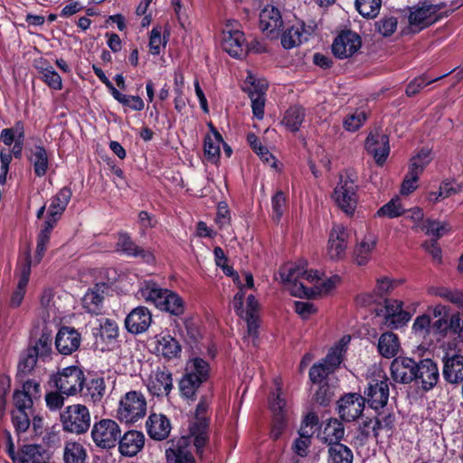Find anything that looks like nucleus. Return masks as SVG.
I'll use <instances>...</instances> for the list:
<instances>
[{"instance_id": "nucleus-30", "label": "nucleus", "mask_w": 463, "mask_h": 463, "mask_svg": "<svg viewBox=\"0 0 463 463\" xmlns=\"http://www.w3.org/2000/svg\"><path fill=\"white\" fill-rule=\"evenodd\" d=\"M148 436L155 440L165 439L171 431V423L163 414L152 413L146 422Z\"/></svg>"}, {"instance_id": "nucleus-38", "label": "nucleus", "mask_w": 463, "mask_h": 463, "mask_svg": "<svg viewBox=\"0 0 463 463\" xmlns=\"http://www.w3.org/2000/svg\"><path fill=\"white\" fill-rule=\"evenodd\" d=\"M166 291L167 288H163L153 281H146L140 288L139 294L146 302L151 303L161 309Z\"/></svg>"}, {"instance_id": "nucleus-43", "label": "nucleus", "mask_w": 463, "mask_h": 463, "mask_svg": "<svg viewBox=\"0 0 463 463\" xmlns=\"http://www.w3.org/2000/svg\"><path fill=\"white\" fill-rule=\"evenodd\" d=\"M103 294L100 290V287L96 285L92 289H90L82 298V306L84 309L93 315H98L102 309Z\"/></svg>"}, {"instance_id": "nucleus-21", "label": "nucleus", "mask_w": 463, "mask_h": 463, "mask_svg": "<svg viewBox=\"0 0 463 463\" xmlns=\"http://www.w3.org/2000/svg\"><path fill=\"white\" fill-rule=\"evenodd\" d=\"M365 149L373 156L377 165H382L390 153L387 135L378 131L371 132L365 140Z\"/></svg>"}, {"instance_id": "nucleus-37", "label": "nucleus", "mask_w": 463, "mask_h": 463, "mask_svg": "<svg viewBox=\"0 0 463 463\" xmlns=\"http://www.w3.org/2000/svg\"><path fill=\"white\" fill-rule=\"evenodd\" d=\"M350 340L351 337L349 335H344L321 361L331 372L334 373L341 364L343 355L346 351V346L350 343Z\"/></svg>"}, {"instance_id": "nucleus-8", "label": "nucleus", "mask_w": 463, "mask_h": 463, "mask_svg": "<svg viewBox=\"0 0 463 463\" xmlns=\"http://www.w3.org/2000/svg\"><path fill=\"white\" fill-rule=\"evenodd\" d=\"M279 276L282 282L288 284V289L291 294V289L295 284L304 281L309 287H315V284L320 283V277L317 270H308L307 263L303 262L295 267L286 265L279 270Z\"/></svg>"}, {"instance_id": "nucleus-10", "label": "nucleus", "mask_w": 463, "mask_h": 463, "mask_svg": "<svg viewBox=\"0 0 463 463\" xmlns=\"http://www.w3.org/2000/svg\"><path fill=\"white\" fill-rule=\"evenodd\" d=\"M84 380L85 375L81 369L78 366H69L55 376L54 383L61 393L73 396L80 393Z\"/></svg>"}, {"instance_id": "nucleus-25", "label": "nucleus", "mask_w": 463, "mask_h": 463, "mask_svg": "<svg viewBox=\"0 0 463 463\" xmlns=\"http://www.w3.org/2000/svg\"><path fill=\"white\" fill-rule=\"evenodd\" d=\"M338 280V277L327 279L320 278V283L315 284V287H309L304 281H301V283L294 285L291 289V295L298 298H313L317 295L327 294L335 288Z\"/></svg>"}, {"instance_id": "nucleus-49", "label": "nucleus", "mask_w": 463, "mask_h": 463, "mask_svg": "<svg viewBox=\"0 0 463 463\" xmlns=\"http://www.w3.org/2000/svg\"><path fill=\"white\" fill-rule=\"evenodd\" d=\"M160 310L168 312L174 316H180L184 311V301L175 292L167 289Z\"/></svg>"}, {"instance_id": "nucleus-39", "label": "nucleus", "mask_w": 463, "mask_h": 463, "mask_svg": "<svg viewBox=\"0 0 463 463\" xmlns=\"http://www.w3.org/2000/svg\"><path fill=\"white\" fill-rule=\"evenodd\" d=\"M35 68L41 74L42 80L52 90H61L62 89V80L59 73L46 61H39Z\"/></svg>"}, {"instance_id": "nucleus-19", "label": "nucleus", "mask_w": 463, "mask_h": 463, "mask_svg": "<svg viewBox=\"0 0 463 463\" xmlns=\"http://www.w3.org/2000/svg\"><path fill=\"white\" fill-rule=\"evenodd\" d=\"M314 31L313 24H306L302 21H297L282 34L281 44L285 49H291L306 42Z\"/></svg>"}, {"instance_id": "nucleus-57", "label": "nucleus", "mask_w": 463, "mask_h": 463, "mask_svg": "<svg viewBox=\"0 0 463 463\" xmlns=\"http://www.w3.org/2000/svg\"><path fill=\"white\" fill-rule=\"evenodd\" d=\"M111 95L117 101L130 108L132 110L140 111L145 107L144 101L139 96L125 95L117 89H113Z\"/></svg>"}, {"instance_id": "nucleus-7", "label": "nucleus", "mask_w": 463, "mask_h": 463, "mask_svg": "<svg viewBox=\"0 0 463 463\" xmlns=\"http://www.w3.org/2000/svg\"><path fill=\"white\" fill-rule=\"evenodd\" d=\"M209 403L205 399L197 404L194 418L189 424L190 438H193L194 445L197 452H200L208 440V417Z\"/></svg>"}, {"instance_id": "nucleus-31", "label": "nucleus", "mask_w": 463, "mask_h": 463, "mask_svg": "<svg viewBox=\"0 0 463 463\" xmlns=\"http://www.w3.org/2000/svg\"><path fill=\"white\" fill-rule=\"evenodd\" d=\"M40 316L44 323H59L61 321V312L54 302V294L51 288L43 292L41 297Z\"/></svg>"}, {"instance_id": "nucleus-32", "label": "nucleus", "mask_w": 463, "mask_h": 463, "mask_svg": "<svg viewBox=\"0 0 463 463\" xmlns=\"http://www.w3.org/2000/svg\"><path fill=\"white\" fill-rule=\"evenodd\" d=\"M43 450L35 444L24 445L16 455L13 449H9V456L14 462L19 463H43L44 461Z\"/></svg>"}, {"instance_id": "nucleus-46", "label": "nucleus", "mask_w": 463, "mask_h": 463, "mask_svg": "<svg viewBox=\"0 0 463 463\" xmlns=\"http://www.w3.org/2000/svg\"><path fill=\"white\" fill-rule=\"evenodd\" d=\"M118 324L109 318L100 320L99 332L95 334L96 340L105 342L107 345L115 343L118 337Z\"/></svg>"}, {"instance_id": "nucleus-27", "label": "nucleus", "mask_w": 463, "mask_h": 463, "mask_svg": "<svg viewBox=\"0 0 463 463\" xmlns=\"http://www.w3.org/2000/svg\"><path fill=\"white\" fill-rule=\"evenodd\" d=\"M80 344V335L71 327L61 328L56 335L55 345L59 353L68 355L75 352Z\"/></svg>"}, {"instance_id": "nucleus-53", "label": "nucleus", "mask_w": 463, "mask_h": 463, "mask_svg": "<svg viewBox=\"0 0 463 463\" xmlns=\"http://www.w3.org/2000/svg\"><path fill=\"white\" fill-rule=\"evenodd\" d=\"M405 213V209L399 197L392 198L387 203L383 204L376 213L378 217H387L390 219L399 217Z\"/></svg>"}, {"instance_id": "nucleus-17", "label": "nucleus", "mask_w": 463, "mask_h": 463, "mask_svg": "<svg viewBox=\"0 0 463 463\" xmlns=\"http://www.w3.org/2000/svg\"><path fill=\"white\" fill-rule=\"evenodd\" d=\"M40 383L34 380H27L21 390H16L13 395L14 410L32 411L33 400L40 397Z\"/></svg>"}, {"instance_id": "nucleus-18", "label": "nucleus", "mask_w": 463, "mask_h": 463, "mask_svg": "<svg viewBox=\"0 0 463 463\" xmlns=\"http://www.w3.org/2000/svg\"><path fill=\"white\" fill-rule=\"evenodd\" d=\"M246 81L250 84L248 89V95L251 101V109L254 117L258 119H262L264 116L265 108V91L268 88L266 80H258L252 74H249Z\"/></svg>"}, {"instance_id": "nucleus-56", "label": "nucleus", "mask_w": 463, "mask_h": 463, "mask_svg": "<svg viewBox=\"0 0 463 463\" xmlns=\"http://www.w3.org/2000/svg\"><path fill=\"white\" fill-rule=\"evenodd\" d=\"M202 383L194 374L185 373L179 383L182 395L186 398H194Z\"/></svg>"}, {"instance_id": "nucleus-59", "label": "nucleus", "mask_w": 463, "mask_h": 463, "mask_svg": "<svg viewBox=\"0 0 463 463\" xmlns=\"http://www.w3.org/2000/svg\"><path fill=\"white\" fill-rule=\"evenodd\" d=\"M186 373H193L199 381L204 382L209 375V364L202 358H194L187 364Z\"/></svg>"}, {"instance_id": "nucleus-45", "label": "nucleus", "mask_w": 463, "mask_h": 463, "mask_svg": "<svg viewBox=\"0 0 463 463\" xmlns=\"http://www.w3.org/2000/svg\"><path fill=\"white\" fill-rule=\"evenodd\" d=\"M400 348V343L395 334L392 332L383 333L378 341V351L386 358L396 355Z\"/></svg>"}, {"instance_id": "nucleus-60", "label": "nucleus", "mask_w": 463, "mask_h": 463, "mask_svg": "<svg viewBox=\"0 0 463 463\" xmlns=\"http://www.w3.org/2000/svg\"><path fill=\"white\" fill-rule=\"evenodd\" d=\"M430 151L428 149H422L411 158L410 170L414 173L417 172V174L420 175L424 168L430 164Z\"/></svg>"}, {"instance_id": "nucleus-61", "label": "nucleus", "mask_w": 463, "mask_h": 463, "mask_svg": "<svg viewBox=\"0 0 463 463\" xmlns=\"http://www.w3.org/2000/svg\"><path fill=\"white\" fill-rule=\"evenodd\" d=\"M367 118L366 113L363 110H355L347 115L343 122V126L347 131H356L359 129Z\"/></svg>"}, {"instance_id": "nucleus-9", "label": "nucleus", "mask_w": 463, "mask_h": 463, "mask_svg": "<svg viewBox=\"0 0 463 463\" xmlns=\"http://www.w3.org/2000/svg\"><path fill=\"white\" fill-rule=\"evenodd\" d=\"M121 435L118 424L110 419H103L95 422L91 430L94 443L102 449L114 448Z\"/></svg>"}, {"instance_id": "nucleus-54", "label": "nucleus", "mask_w": 463, "mask_h": 463, "mask_svg": "<svg viewBox=\"0 0 463 463\" xmlns=\"http://www.w3.org/2000/svg\"><path fill=\"white\" fill-rule=\"evenodd\" d=\"M222 142V136L217 132H214L213 136L205 137L204 153L210 160L216 161L219 158Z\"/></svg>"}, {"instance_id": "nucleus-52", "label": "nucleus", "mask_w": 463, "mask_h": 463, "mask_svg": "<svg viewBox=\"0 0 463 463\" xmlns=\"http://www.w3.org/2000/svg\"><path fill=\"white\" fill-rule=\"evenodd\" d=\"M28 350L37 358L45 361L49 358L52 352V338L50 335L43 333L35 342L34 345L29 347Z\"/></svg>"}, {"instance_id": "nucleus-50", "label": "nucleus", "mask_w": 463, "mask_h": 463, "mask_svg": "<svg viewBox=\"0 0 463 463\" xmlns=\"http://www.w3.org/2000/svg\"><path fill=\"white\" fill-rule=\"evenodd\" d=\"M328 454V463H353L352 450L342 443L330 446Z\"/></svg>"}, {"instance_id": "nucleus-44", "label": "nucleus", "mask_w": 463, "mask_h": 463, "mask_svg": "<svg viewBox=\"0 0 463 463\" xmlns=\"http://www.w3.org/2000/svg\"><path fill=\"white\" fill-rule=\"evenodd\" d=\"M87 459V450L84 446L76 441H68L63 449L64 463H85Z\"/></svg>"}, {"instance_id": "nucleus-62", "label": "nucleus", "mask_w": 463, "mask_h": 463, "mask_svg": "<svg viewBox=\"0 0 463 463\" xmlns=\"http://www.w3.org/2000/svg\"><path fill=\"white\" fill-rule=\"evenodd\" d=\"M455 193H457V190L453 187L452 184L449 181H444L441 183L439 192L428 193L427 199L430 203H435L440 200L449 197Z\"/></svg>"}, {"instance_id": "nucleus-58", "label": "nucleus", "mask_w": 463, "mask_h": 463, "mask_svg": "<svg viewBox=\"0 0 463 463\" xmlns=\"http://www.w3.org/2000/svg\"><path fill=\"white\" fill-rule=\"evenodd\" d=\"M422 230L427 235L434 237L437 241L450 231V226L445 222L427 220L423 224Z\"/></svg>"}, {"instance_id": "nucleus-24", "label": "nucleus", "mask_w": 463, "mask_h": 463, "mask_svg": "<svg viewBox=\"0 0 463 463\" xmlns=\"http://www.w3.org/2000/svg\"><path fill=\"white\" fill-rule=\"evenodd\" d=\"M152 322V315L147 307L139 306L134 308L125 319V326L131 334H141L147 330Z\"/></svg>"}, {"instance_id": "nucleus-1", "label": "nucleus", "mask_w": 463, "mask_h": 463, "mask_svg": "<svg viewBox=\"0 0 463 463\" xmlns=\"http://www.w3.org/2000/svg\"><path fill=\"white\" fill-rule=\"evenodd\" d=\"M274 383L276 390L272 392L269 403L272 412L270 437L276 440L281 436L287 427L290 410L281 388V381L275 379Z\"/></svg>"}, {"instance_id": "nucleus-12", "label": "nucleus", "mask_w": 463, "mask_h": 463, "mask_svg": "<svg viewBox=\"0 0 463 463\" xmlns=\"http://www.w3.org/2000/svg\"><path fill=\"white\" fill-rule=\"evenodd\" d=\"M349 231L341 224H335L329 232L327 255L330 260H339L345 256L348 245Z\"/></svg>"}, {"instance_id": "nucleus-47", "label": "nucleus", "mask_w": 463, "mask_h": 463, "mask_svg": "<svg viewBox=\"0 0 463 463\" xmlns=\"http://www.w3.org/2000/svg\"><path fill=\"white\" fill-rule=\"evenodd\" d=\"M322 434L324 441L332 446L340 443L339 441L345 435V428L339 420L333 419L325 425Z\"/></svg>"}, {"instance_id": "nucleus-29", "label": "nucleus", "mask_w": 463, "mask_h": 463, "mask_svg": "<svg viewBox=\"0 0 463 463\" xmlns=\"http://www.w3.org/2000/svg\"><path fill=\"white\" fill-rule=\"evenodd\" d=\"M118 450L123 456L134 457L144 447L145 436L137 430L127 431L118 439Z\"/></svg>"}, {"instance_id": "nucleus-55", "label": "nucleus", "mask_w": 463, "mask_h": 463, "mask_svg": "<svg viewBox=\"0 0 463 463\" xmlns=\"http://www.w3.org/2000/svg\"><path fill=\"white\" fill-rule=\"evenodd\" d=\"M381 0H355V7L361 15L367 18L375 17L381 8Z\"/></svg>"}, {"instance_id": "nucleus-14", "label": "nucleus", "mask_w": 463, "mask_h": 463, "mask_svg": "<svg viewBox=\"0 0 463 463\" xmlns=\"http://www.w3.org/2000/svg\"><path fill=\"white\" fill-rule=\"evenodd\" d=\"M337 404L340 418L350 422L362 415L365 398L358 393H347L338 401Z\"/></svg>"}, {"instance_id": "nucleus-2", "label": "nucleus", "mask_w": 463, "mask_h": 463, "mask_svg": "<svg viewBox=\"0 0 463 463\" xmlns=\"http://www.w3.org/2000/svg\"><path fill=\"white\" fill-rule=\"evenodd\" d=\"M62 430L73 434H83L90 427V413L83 404H72L64 408L60 414Z\"/></svg>"}, {"instance_id": "nucleus-22", "label": "nucleus", "mask_w": 463, "mask_h": 463, "mask_svg": "<svg viewBox=\"0 0 463 463\" xmlns=\"http://www.w3.org/2000/svg\"><path fill=\"white\" fill-rule=\"evenodd\" d=\"M417 363L409 357H396L391 364V375L394 382L409 383L415 378Z\"/></svg>"}, {"instance_id": "nucleus-26", "label": "nucleus", "mask_w": 463, "mask_h": 463, "mask_svg": "<svg viewBox=\"0 0 463 463\" xmlns=\"http://www.w3.org/2000/svg\"><path fill=\"white\" fill-rule=\"evenodd\" d=\"M283 26L279 10L273 5L265 6L260 13V28L270 36L279 34Z\"/></svg>"}, {"instance_id": "nucleus-48", "label": "nucleus", "mask_w": 463, "mask_h": 463, "mask_svg": "<svg viewBox=\"0 0 463 463\" xmlns=\"http://www.w3.org/2000/svg\"><path fill=\"white\" fill-rule=\"evenodd\" d=\"M56 223L57 222H54V220H50L47 218L43 222V226L41 232H39L37 239L36 258L38 262L42 260L44 254V251L50 241L52 231L56 225Z\"/></svg>"}, {"instance_id": "nucleus-3", "label": "nucleus", "mask_w": 463, "mask_h": 463, "mask_svg": "<svg viewBox=\"0 0 463 463\" xmlns=\"http://www.w3.org/2000/svg\"><path fill=\"white\" fill-rule=\"evenodd\" d=\"M222 47L230 56L241 59L248 53V43L241 24L236 20H228L222 29Z\"/></svg>"}, {"instance_id": "nucleus-40", "label": "nucleus", "mask_w": 463, "mask_h": 463, "mask_svg": "<svg viewBox=\"0 0 463 463\" xmlns=\"http://www.w3.org/2000/svg\"><path fill=\"white\" fill-rule=\"evenodd\" d=\"M28 160L33 166V171L36 176H43L49 167V159L47 151L43 146H35L28 156Z\"/></svg>"}, {"instance_id": "nucleus-63", "label": "nucleus", "mask_w": 463, "mask_h": 463, "mask_svg": "<svg viewBox=\"0 0 463 463\" xmlns=\"http://www.w3.org/2000/svg\"><path fill=\"white\" fill-rule=\"evenodd\" d=\"M21 132L24 135V125L22 122H17L14 128H4L0 134V140L7 146H10L17 141L18 133Z\"/></svg>"}, {"instance_id": "nucleus-64", "label": "nucleus", "mask_w": 463, "mask_h": 463, "mask_svg": "<svg viewBox=\"0 0 463 463\" xmlns=\"http://www.w3.org/2000/svg\"><path fill=\"white\" fill-rule=\"evenodd\" d=\"M32 411L14 410L12 411V420L18 431H25L30 426V416Z\"/></svg>"}, {"instance_id": "nucleus-23", "label": "nucleus", "mask_w": 463, "mask_h": 463, "mask_svg": "<svg viewBox=\"0 0 463 463\" xmlns=\"http://www.w3.org/2000/svg\"><path fill=\"white\" fill-rule=\"evenodd\" d=\"M403 303L396 299H387L381 309L386 322L394 328L401 327L411 318V313L402 308Z\"/></svg>"}, {"instance_id": "nucleus-41", "label": "nucleus", "mask_w": 463, "mask_h": 463, "mask_svg": "<svg viewBox=\"0 0 463 463\" xmlns=\"http://www.w3.org/2000/svg\"><path fill=\"white\" fill-rule=\"evenodd\" d=\"M376 238L373 235L365 236L355 247L354 261L360 265H365L371 258L376 247Z\"/></svg>"}, {"instance_id": "nucleus-34", "label": "nucleus", "mask_w": 463, "mask_h": 463, "mask_svg": "<svg viewBox=\"0 0 463 463\" xmlns=\"http://www.w3.org/2000/svg\"><path fill=\"white\" fill-rule=\"evenodd\" d=\"M443 376L449 383L463 381V355L455 354L444 359Z\"/></svg>"}, {"instance_id": "nucleus-42", "label": "nucleus", "mask_w": 463, "mask_h": 463, "mask_svg": "<svg viewBox=\"0 0 463 463\" xmlns=\"http://www.w3.org/2000/svg\"><path fill=\"white\" fill-rule=\"evenodd\" d=\"M428 294L430 296L439 297L459 308L463 309V291L458 288H450L447 287H430Z\"/></svg>"}, {"instance_id": "nucleus-28", "label": "nucleus", "mask_w": 463, "mask_h": 463, "mask_svg": "<svg viewBox=\"0 0 463 463\" xmlns=\"http://www.w3.org/2000/svg\"><path fill=\"white\" fill-rule=\"evenodd\" d=\"M80 393L86 402H91L93 405L102 404L106 394L105 380L101 377L92 378L89 381L84 380Z\"/></svg>"}, {"instance_id": "nucleus-36", "label": "nucleus", "mask_w": 463, "mask_h": 463, "mask_svg": "<svg viewBox=\"0 0 463 463\" xmlns=\"http://www.w3.org/2000/svg\"><path fill=\"white\" fill-rule=\"evenodd\" d=\"M165 456L168 463H194L184 438L180 439L177 442L172 441L170 447L165 450Z\"/></svg>"}, {"instance_id": "nucleus-16", "label": "nucleus", "mask_w": 463, "mask_h": 463, "mask_svg": "<svg viewBox=\"0 0 463 463\" xmlns=\"http://www.w3.org/2000/svg\"><path fill=\"white\" fill-rule=\"evenodd\" d=\"M439 378V368L431 359H423L417 364L413 381L424 391L431 390L437 384Z\"/></svg>"}, {"instance_id": "nucleus-11", "label": "nucleus", "mask_w": 463, "mask_h": 463, "mask_svg": "<svg viewBox=\"0 0 463 463\" xmlns=\"http://www.w3.org/2000/svg\"><path fill=\"white\" fill-rule=\"evenodd\" d=\"M365 394V401L373 409L378 410L386 405L389 398V385L388 379L382 370H376L375 378L368 383Z\"/></svg>"}, {"instance_id": "nucleus-51", "label": "nucleus", "mask_w": 463, "mask_h": 463, "mask_svg": "<svg viewBox=\"0 0 463 463\" xmlns=\"http://www.w3.org/2000/svg\"><path fill=\"white\" fill-rule=\"evenodd\" d=\"M305 118V110L299 106L290 107L284 115L283 123L291 131H298Z\"/></svg>"}, {"instance_id": "nucleus-13", "label": "nucleus", "mask_w": 463, "mask_h": 463, "mask_svg": "<svg viewBox=\"0 0 463 463\" xmlns=\"http://www.w3.org/2000/svg\"><path fill=\"white\" fill-rule=\"evenodd\" d=\"M115 250L127 257H140L144 262L151 264L155 262V256L149 250L138 246L128 232L118 233L115 245Z\"/></svg>"}, {"instance_id": "nucleus-4", "label": "nucleus", "mask_w": 463, "mask_h": 463, "mask_svg": "<svg viewBox=\"0 0 463 463\" xmlns=\"http://www.w3.org/2000/svg\"><path fill=\"white\" fill-rule=\"evenodd\" d=\"M146 413V401L138 392L131 391L121 397L117 410V417L120 421L134 423Z\"/></svg>"}, {"instance_id": "nucleus-33", "label": "nucleus", "mask_w": 463, "mask_h": 463, "mask_svg": "<svg viewBox=\"0 0 463 463\" xmlns=\"http://www.w3.org/2000/svg\"><path fill=\"white\" fill-rule=\"evenodd\" d=\"M71 195L72 193L69 187H62L51 200L47 219L54 220L57 222L65 211Z\"/></svg>"}, {"instance_id": "nucleus-6", "label": "nucleus", "mask_w": 463, "mask_h": 463, "mask_svg": "<svg viewBox=\"0 0 463 463\" xmlns=\"http://www.w3.org/2000/svg\"><path fill=\"white\" fill-rule=\"evenodd\" d=\"M446 5L445 2L431 4L424 1L420 5L414 6L409 15L410 25L420 31L433 24L441 18L439 11Z\"/></svg>"}, {"instance_id": "nucleus-5", "label": "nucleus", "mask_w": 463, "mask_h": 463, "mask_svg": "<svg viewBox=\"0 0 463 463\" xmlns=\"http://www.w3.org/2000/svg\"><path fill=\"white\" fill-rule=\"evenodd\" d=\"M357 188L358 186L354 179L347 174L340 176L335 188L333 199L336 205L347 215L354 214L356 209L358 203Z\"/></svg>"}, {"instance_id": "nucleus-20", "label": "nucleus", "mask_w": 463, "mask_h": 463, "mask_svg": "<svg viewBox=\"0 0 463 463\" xmlns=\"http://www.w3.org/2000/svg\"><path fill=\"white\" fill-rule=\"evenodd\" d=\"M146 387L154 396H166L173 388L172 373L165 368H157L150 373Z\"/></svg>"}, {"instance_id": "nucleus-15", "label": "nucleus", "mask_w": 463, "mask_h": 463, "mask_svg": "<svg viewBox=\"0 0 463 463\" xmlns=\"http://www.w3.org/2000/svg\"><path fill=\"white\" fill-rule=\"evenodd\" d=\"M360 47V36L356 33L345 31L335 39L332 51L337 58L345 59L355 53Z\"/></svg>"}, {"instance_id": "nucleus-35", "label": "nucleus", "mask_w": 463, "mask_h": 463, "mask_svg": "<svg viewBox=\"0 0 463 463\" xmlns=\"http://www.w3.org/2000/svg\"><path fill=\"white\" fill-rule=\"evenodd\" d=\"M156 352L157 354L170 360L176 358L181 353V345L170 335H159L156 336Z\"/></svg>"}]
</instances>
